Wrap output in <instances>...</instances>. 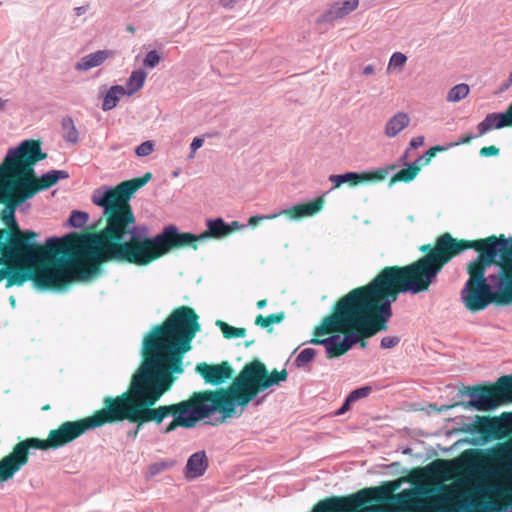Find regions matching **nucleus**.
I'll use <instances>...</instances> for the list:
<instances>
[{"label": "nucleus", "instance_id": "obj_57", "mask_svg": "<svg viewBox=\"0 0 512 512\" xmlns=\"http://www.w3.org/2000/svg\"><path fill=\"white\" fill-rule=\"evenodd\" d=\"M236 3L237 0H220V5L227 9H232Z\"/></svg>", "mask_w": 512, "mask_h": 512}, {"label": "nucleus", "instance_id": "obj_47", "mask_svg": "<svg viewBox=\"0 0 512 512\" xmlns=\"http://www.w3.org/2000/svg\"><path fill=\"white\" fill-rule=\"evenodd\" d=\"M151 178L152 174L150 172H147L140 178H134L128 181L130 182V184H132L135 190L138 191L140 188L146 185L151 180Z\"/></svg>", "mask_w": 512, "mask_h": 512}, {"label": "nucleus", "instance_id": "obj_31", "mask_svg": "<svg viewBox=\"0 0 512 512\" xmlns=\"http://www.w3.org/2000/svg\"><path fill=\"white\" fill-rule=\"evenodd\" d=\"M207 228L208 232H206L205 234H207L208 237L212 236L216 238H221L233 232V228H231V226H228V224L224 222V220L220 217L216 219L207 220Z\"/></svg>", "mask_w": 512, "mask_h": 512}, {"label": "nucleus", "instance_id": "obj_30", "mask_svg": "<svg viewBox=\"0 0 512 512\" xmlns=\"http://www.w3.org/2000/svg\"><path fill=\"white\" fill-rule=\"evenodd\" d=\"M127 95L126 89L122 85H113L106 92L102 101V110L110 111L115 108L121 96Z\"/></svg>", "mask_w": 512, "mask_h": 512}, {"label": "nucleus", "instance_id": "obj_41", "mask_svg": "<svg viewBox=\"0 0 512 512\" xmlns=\"http://www.w3.org/2000/svg\"><path fill=\"white\" fill-rule=\"evenodd\" d=\"M88 219V213L84 211L74 210L71 212L67 224L74 228H80L88 221Z\"/></svg>", "mask_w": 512, "mask_h": 512}, {"label": "nucleus", "instance_id": "obj_27", "mask_svg": "<svg viewBox=\"0 0 512 512\" xmlns=\"http://www.w3.org/2000/svg\"><path fill=\"white\" fill-rule=\"evenodd\" d=\"M410 123V118L405 112H398L392 116L386 123L385 135L395 137L399 132L405 129Z\"/></svg>", "mask_w": 512, "mask_h": 512}, {"label": "nucleus", "instance_id": "obj_40", "mask_svg": "<svg viewBox=\"0 0 512 512\" xmlns=\"http://www.w3.org/2000/svg\"><path fill=\"white\" fill-rule=\"evenodd\" d=\"M316 355V350L313 348H304L300 351L294 360V366L296 368H303L306 366Z\"/></svg>", "mask_w": 512, "mask_h": 512}, {"label": "nucleus", "instance_id": "obj_53", "mask_svg": "<svg viewBox=\"0 0 512 512\" xmlns=\"http://www.w3.org/2000/svg\"><path fill=\"white\" fill-rule=\"evenodd\" d=\"M424 144V137L423 136H417L411 139L409 143V149H416L418 147H421Z\"/></svg>", "mask_w": 512, "mask_h": 512}, {"label": "nucleus", "instance_id": "obj_20", "mask_svg": "<svg viewBox=\"0 0 512 512\" xmlns=\"http://www.w3.org/2000/svg\"><path fill=\"white\" fill-rule=\"evenodd\" d=\"M512 125V105L505 112L490 113L477 125V136H483L493 129Z\"/></svg>", "mask_w": 512, "mask_h": 512}, {"label": "nucleus", "instance_id": "obj_32", "mask_svg": "<svg viewBox=\"0 0 512 512\" xmlns=\"http://www.w3.org/2000/svg\"><path fill=\"white\" fill-rule=\"evenodd\" d=\"M146 77L147 74L144 70L139 69L133 71L126 82L125 89L127 92V96H131L137 91H139L143 87Z\"/></svg>", "mask_w": 512, "mask_h": 512}, {"label": "nucleus", "instance_id": "obj_26", "mask_svg": "<svg viewBox=\"0 0 512 512\" xmlns=\"http://www.w3.org/2000/svg\"><path fill=\"white\" fill-rule=\"evenodd\" d=\"M484 258H478L468 265L469 279L466 282L489 283L488 276L485 277L486 266L490 265Z\"/></svg>", "mask_w": 512, "mask_h": 512}, {"label": "nucleus", "instance_id": "obj_8", "mask_svg": "<svg viewBox=\"0 0 512 512\" xmlns=\"http://www.w3.org/2000/svg\"><path fill=\"white\" fill-rule=\"evenodd\" d=\"M468 248L479 251L480 258H484L489 263H492L499 254H509L512 252L511 242L505 238L497 240L496 237L492 236L485 240L457 241L449 233H445L438 238L435 248L430 250L428 254L438 250L439 257L433 260V265L437 266L443 257L447 258L446 263H448L452 257Z\"/></svg>", "mask_w": 512, "mask_h": 512}, {"label": "nucleus", "instance_id": "obj_54", "mask_svg": "<svg viewBox=\"0 0 512 512\" xmlns=\"http://www.w3.org/2000/svg\"><path fill=\"white\" fill-rule=\"evenodd\" d=\"M397 502L401 508H407L409 505L408 495L406 493H400L397 495Z\"/></svg>", "mask_w": 512, "mask_h": 512}, {"label": "nucleus", "instance_id": "obj_62", "mask_svg": "<svg viewBox=\"0 0 512 512\" xmlns=\"http://www.w3.org/2000/svg\"><path fill=\"white\" fill-rule=\"evenodd\" d=\"M511 84H512V82H510V79L508 78V80L505 83H503V85L501 87V91L508 89Z\"/></svg>", "mask_w": 512, "mask_h": 512}, {"label": "nucleus", "instance_id": "obj_59", "mask_svg": "<svg viewBox=\"0 0 512 512\" xmlns=\"http://www.w3.org/2000/svg\"><path fill=\"white\" fill-rule=\"evenodd\" d=\"M228 226H231V228H233V231L239 230L244 227L243 225H240L238 221H232L230 224H228Z\"/></svg>", "mask_w": 512, "mask_h": 512}, {"label": "nucleus", "instance_id": "obj_23", "mask_svg": "<svg viewBox=\"0 0 512 512\" xmlns=\"http://www.w3.org/2000/svg\"><path fill=\"white\" fill-rule=\"evenodd\" d=\"M359 4V0H344L343 2H337L332 5L325 13L323 14L324 21H333L336 19H340L354 11Z\"/></svg>", "mask_w": 512, "mask_h": 512}, {"label": "nucleus", "instance_id": "obj_64", "mask_svg": "<svg viewBox=\"0 0 512 512\" xmlns=\"http://www.w3.org/2000/svg\"><path fill=\"white\" fill-rule=\"evenodd\" d=\"M509 449V457L511 458V466H512V440L508 444Z\"/></svg>", "mask_w": 512, "mask_h": 512}, {"label": "nucleus", "instance_id": "obj_36", "mask_svg": "<svg viewBox=\"0 0 512 512\" xmlns=\"http://www.w3.org/2000/svg\"><path fill=\"white\" fill-rule=\"evenodd\" d=\"M469 91L470 89L467 84H457L448 91L446 99L449 102H459L469 94Z\"/></svg>", "mask_w": 512, "mask_h": 512}, {"label": "nucleus", "instance_id": "obj_43", "mask_svg": "<svg viewBox=\"0 0 512 512\" xmlns=\"http://www.w3.org/2000/svg\"><path fill=\"white\" fill-rule=\"evenodd\" d=\"M372 391V388L370 386H363L360 388H357L353 391H351L347 398L348 401H351L352 403L358 399L367 397Z\"/></svg>", "mask_w": 512, "mask_h": 512}, {"label": "nucleus", "instance_id": "obj_5", "mask_svg": "<svg viewBox=\"0 0 512 512\" xmlns=\"http://www.w3.org/2000/svg\"><path fill=\"white\" fill-rule=\"evenodd\" d=\"M53 253V266L42 268L36 274L29 271H14L8 268L6 287L21 286L28 280H33L35 289L43 291L52 288L57 292L66 291L65 286L72 281L89 280V267L78 256L74 249L65 248L58 237H49L45 247Z\"/></svg>", "mask_w": 512, "mask_h": 512}, {"label": "nucleus", "instance_id": "obj_15", "mask_svg": "<svg viewBox=\"0 0 512 512\" xmlns=\"http://www.w3.org/2000/svg\"><path fill=\"white\" fill-rule=\"evenodd\" d=\"M469 401L462 403L466 408H472L477 411H494L501 406V401L494 394L492 386L484 387L475 385L469 388Z\"/></svg>", "mask_w": 512, "mask_h": 512}, {"label": "nucleus", "instance_id": "obj_45", "mask_svg": "<svg viewBox=\"0 0 512 512\" xmlns=\"http://www.w3.org/2000/svg\"><path fill=\"white\" fill-rule=\"evenodd\" d=\"M154 144L152 141L147 140L138 145L135 149V153L139 157H145L153 152Z\"/></svg>", "mask_w": 512, "mask_h": 512}, {"label": "nucleus", "instance_id": "obj_2", "mask_svg": "<svg viewBox=\"0 0 512 512\" xmlns=\"http://www.w3.org/2000/svg\"><path fill=\"white\" fill-rule=\"evenodd\" d=\"M438 257L437 250L410 265L385 268L371 283L342 297L335 312L323 319L315 334L355 329L362 338H370L386 330L392 316L391 303L396 299L399 288L411 294L427 291L447 261L443 257L440 264L434 266L433 260Z\"/></svg>", "mask_w": 512, "mask_h": 512}, {"label": "nucleus", "instance_id": "obj_10", "mask_svg": "<svg viewBox=\"0 0 512 512\" xmlns=\"http://www.w3.org/2000/svg\"><path fill=\"white\" fill-rule=\"evenodd\" d=\"M381 488H365L348 497H331L320 501L312 512H354L369 499L378 500ZM359 512H384L380 505L363 507Z\"/></svg>", "mask_w": 512, "mask_h": 512}, {"label": "nucleus", "instance_id": "obj_25", "mask_svg": "<svg viewBox=\"0 0 512 512\" xmlns=\"http://www.w3.org/2000/svg\"><path fill=\"white\" fill-rule=\"evenodd\" d=\"M492 390L501 405L512 402V374L500 377L496 384L492 386Z\"/></svg>", "mask_w": 512, "mask_h": 512}, {"label": "nucleus", "instance_id": "obj_16", "mask_svg": "<svg viewBox=\"0 0 512 512\" xmlns=\"http://www.w3.org/2000/svg\"><path fill=\"white\" fill-rule=\"evenodd\" d=\"M37 193V188L29 178H17L0 182V201L8 202L14 198L21 201L31 199Z\"/></svg>", "mask_w": 512, "mask_h": 512}, {"label": "nucleus", "instance_id": "obj_33", "mask_svg": "<svg viewBox=\"0 0 512 512\" xmlns=\"http://www.w3.org/2000/svg\"><path fill=\"white\" fill-rule=\"evenodd\" d=\"M63 138L66 142L76 144L79 141V132L74 124L72 117L65 116L61 121Z\"/></svg>", "mask_w": 512, "mask_h": 512}, {"label": "nucleus", "instance_id": "obj_11", "mask_svg": "<svg viewBox=\"0 0 512 512\" xmlns=\"http://www.w3.org/2000/svg\"><path fill=\"white\" fill-rule=\"evenodd\" d=\"M460 295L463 305L472 313L483 311L491 303H495L489 283L466 282Z\"/></svg>", "mask_w": 512, "mask_h": 512}, {"label": "nucleus", "instance_id": "obj_55", "mask_svg": "<svg viewBox=\"0 0 512 512\" xmlns=\"http://www.w3.org/2000/svg\"><path fill=\"white\" fill-rule=\"evenodd\" d=\"M203 139L200 138V137H195L191 144H190V149H191V152L194 153L196 150H198L199 148L202 147L203 145Z\"/></svg>", "mask_w": 512, "mask_h": 512}, {"label": "nucleus", "instance_id": "obj_24", "mask_svg": "<svg viewBox=\"0 0 512 512\" xmlns=\"http://www.w3.org/2000/svg\"><path fill=\"white\" fill-rule=\"evenodd\" d=\"M111 52L108 50H98L83 56L76 64V71H88L94 67L100 66L109 56Z\"/></svg>", "mask_w": 512, "mask_h": 512}, {"label": "nucleus", "instance_id": "obj_35", "mask_svg": "<svg viewBox=\"0 0 512 512\" xmlns=\"http://www.w3.org/2000/svg\"><path fill=\"white\" fill-rule=\"evenodd\" d=\"M362 336L357 332H350L346 334L342 339L338 340V356L343 355L348 350H350L354 345H356Z\"/></svg>", "mask_w": 512, "mask_h": 512}, {"label": "nucleus", "instance_id": "obj_1", "mask_svg": "<svg viewBox=\"0 0 512 512\" xmlns=\"http://www.w3.org/2000/svg\"><path fill=\"white\" fill-rule=\"evenodd\" d=\"M200 330L198 316L193 309L182 306L174 310L162 325L153 327L143 338L142 353L148 355L131 379L124 394L135 410L132 419L153 422L162 434H169L178 427L193 428L197 422L220 413L213 391L196 395L201 403L194 406L191 400L153 408L170 388L172 373L183 372L182 356L191 349V342Z\"/></svg>", "mask_w": 512, "mask_h": 512}, {"label": "nucleus", "instance_id": "obj_4", "mask_svg": "<svg viewBox=\"0 0 512 512\" xmlns=\"http://www.w3.org/2000/svg\"><path fill=\"white\" fill-rule=\"evenodd\" d=\"M104 407L94 415L78 420L64 422L58 429L51 430L46 440L27 438L17 443L13 450L0 460V482H6L14 477L29 461V455L34 450L57 449L84 434L89 429L101 427L106 423L127 420L135 424L127 432L129 439H136L144 423L141 419H132L135 410L124 393L117 397H106Z\"/></svg>", "mask_w": 512, "mask_h": 512}, {"label": "nucleus", "instance_id": "obj_6", "mask_svg": "<svg viewBox=\"0 0 512 512\" xmlns=\"http://www.w3.org/2000/svg\"><path fill=\"white\" fill-rule=\"evenodd\" d=\"M288 378L286 369L273 370L269 375L263 363L253 361L247 364L234 379L228 390L213 391L210 396L217 400L221 420L233 417L238 406H247L258 393L280 385Z\"/></svg>", "mask_w": 512, "mask_h": 512}, {"label": "nucleus", "instance_id": "obj_7", "mask_svg": "<svg viewBox=\"0 0 512 512\" xmlns=\"http://www.w3.org/2000/svg\"><path fill=\"white\" fill-rule=\"evenodd\" d=\"M3 213V220L11 229L12 234L0 230V264H9L17 267L35 266L43 260L49 259L47 249L38 241L39 234L19 228L15 218V210L25 201L14 198Z\"/></svg>", "mask_w": 512, "mask_h": 512}, {"label": "nucleus", "instance_id": "obj_19", "mask_svg": "<svg viewBox=\"0 0 512 512\" xmlns=\"http://www.w3.org/2000/svg\"><path fill=\"white\" fill-rule=\"evenodd\" d=\"M470 429L487 433L505 432L512 429V412H504L499 417L475 416Z\"/></svg>", "mask_w": 512, "mask_h": 512}, {"label": "nucleus", "instance_id": "obj_46", "mask_svg": "<svg viewBox=\"0 0 512 512\" xmlns=\"http://www.w3.org/2000/svg\"><path fill=\"white\" fill-rule=\"evenodd\" d=\"M449 149L448 146H441V145H436V146H433L431 147L429 150H427V152L423 155L425 156L424 160L420 163L421 165H427L429 164L430 160L432 157L436 156L437 152H441V151H445Z\"/></svg>", "mask_w": 512, "mask_h": 512}, {"label": "nucleus", "instance_id": "obj_9", "mask_svg": "<svg viewBox=\"0 0 512 512\" xmlns=\"http://www.w3.org/2000/svg\"><path fill=\"white\" fill-rule=\"evenodd\" d=\"M47 154L42 152L40 143L35 140H24L18 146L10 148L4 162L0 165V182L23 177L33 172V166L44 160Z\"/></svg>", "mask_w": 512, "mask_h": 512}, {"label": "nucleus", "instance_id": "obj_14", "mask_svg": "<svg viewBox=\"0 0 512 512\" xmlns=\"http://www.w3.org/2000/svg\"><path fill=\"white\" fill-rule=\"evenodd\" d=\"M91 200L93 204L102 207L104 213L108 215L107 225L111 226L114 217L120 218L123 213V201L119 200V195L111 187H100L93 191Z\"/></svg>", "mask_w": 512, "mask_h": 512}, {"label": "nucleus", "instance_id": "obj_22", "mask_svg": "<svg viewBox=\"0 0 512 512\" xmlns=\"http://www.w3.org/2000/svg\"><path fill=\"white\" fill-rule=\"evenodd\" d=\"M208 468V459L205 451H198L190 455L185 467V477L196 479L204 475Z\"/></svg>", "mask_w": 512, "mask_h": 512}, {"label": "nucleus", "instance_id": "obj_44", "mask_svg": "<svg viewBox=\"0 0 512 512\" xmlns=\"http://www.w3.org/2000/svg\"><path fill=\"white\" fill-rule=\"evenodd\" d=\"M161 60V55L157 50L149 51L144 58V66L147 68L156 67Z\"/></svg>", "mask_w": 512, "mask_h": 512}, {"label": "nucleus", "instance_id": "obj_61", "mask_svg": "<svg viewBox=\"0 0 512 512\" xmlns=\"http://www.w3.org/2000/svg\"><path fill=\"white\" fill-rule=\"evenodd\" d=\"M409 150L410 149H407L404 154L400 157L399 161L402 162L404 164V162H406V159L408 158V154H409Z\"/></svg>", "mask_w": 512, "mask_h": 512}, {"label": "nucleus", "instance_id": "obj_37", "mask_svg": "<svg viewBox=\"0 0 512 512\" xmlns=\"http://www.w3.org/2000/svg\"><path fill=\"white\" fill-rule=\"evenodd\" d=\"M216 325L221 329L224 337L227 339L243 338L246 335V329L244 328H236L220 320L216 322Z\"/></svg>", "mask_w": 512, "mask_h": 512}, {"label": "nucleus", "instance_id": "obj_21", "mask_svg": "<svg viewBox=\"0 0 512 512\" xmlns=\"http://www.w3.org/2000/svg\"><path fill=\"white\" fill-rule=\"evenodd\" d=\"M69 177L68 172L64 170H50L43 173L40 180H37L35 170L33 172H27L22 178H29L33 183V186L37 188V192L43 189H47L55 185L61 179H67Z\"/></svg>", "mask_w": 512, "mask_h": 512}, {"label": "nucleus", "instance_id": "obj_51", "mask_svg": "<svg viewBox=\"0 0 512 512\" xmlns=\"http://www.w3.org/2000/svg\"><path fill=\"white\" fill-rule=\"evenodd\" d=\"M477 137H478L477 135L468 134V135H466L465 137H462L461 139H459L456 142H452V143L447 144V146H448V148H452V147L459 146V145H462V144H467L472 139L477 138Z\"/></svg>", "mask_w": 512, "mask_h": 512}, {"label": "nucleus", "instance_id": "obj_42", "mask_svg": "<svg viewBox=\"0 0 512 512\" xmlns=\"http://www.w3.org/2000/svg\"><path fill=\"white\" fill-rule=\"evenodd\" d=\"M174 465V461H160L149 465L148 467V478H151L164 470L171 468Z\"/></svg>", "mask_w": 512, "mask_h": 512}, {"label": "nucleus", "instance_id": "obj_13", "mask_svg": "<svg viewBox=\"0 0 512 512\" xmlns=\"http://www.w3.org/2000/svg\"><path fill=\"white\" fill-rule=\"evenodd\" d=\"M208 238L207 234L194 235L192 233H180L175 225L164 227L163 231L156 235V241L162 242L160 257L174 248L192 245L197 241Z\"/></svg>", "mask_w": 512, "mask_h": 512}, {"label": "nucleus", "instance_id": "obj_50", "mask_svg": "<svg viewBox=\"0 0 512 512\" xmlns=\"http://www.w3.org/2000/svg\"><path fill=\"white\" fill-rule=\"evenodd\" d=\"M479 154L482 157L497 156L499 154V148L496 146H488L480 149Z\"/></svg>", "mask_w": 512, "mask_h": 512}, {"label": "nucleus", "instance_id": "obj_17", "mask_svg": "<svg viewBox=\"0 0 512 512\" xmlns=\"http://www.w3.org/2000/svg\"><path fill=\"white\" fill-rule=\"evenodd\" d=\"M195 371L204 379L206 384L220 386L232 378L233 369L228 362L221 364L198 363Z\"/></svg>", "mask_w": 512, "mask_h": 512}, {"label": "nucleus", "instance_id": "obj_29", "mask_svg": "<svg viewBox=\"0 0 512 512\" xmlns=\"http://www.w3.org/2000/svg\"><path fill=\"white\" fill-rule=\"evenodd\" d=\"M425 156L418 157L415 161L408 163L404 162L405 168L400 170L392 178V182H410L412 181L420 171V163L424 160Z\"/></svg>", "mask_w": 512, "mask_h": 512}, {"label": "nucleus", "instance_id": "obj_49", "mask_svg": "<svg viewBox=\"0 0 512 512\" xmlns=\"http://www.w3.org/2000/svg\"><path fill=\"white\" fill-rule=\"evenodd\" d=\"M407 57L401 52H394L389 60V66L400 67L405 64Z\"/></svg>", "mask_w": 512, "mask_h": 512}, {"label": "nucleus", "instance_id": "obj_3", "mask_svg": "<svg viewBox=\"0 0 512 512\" xmlns=\"http://www.w3.org/2000/svg\"><path fill=\"white\" fill-rule=\"evenodd\" d=\"M156 236L149 237L145 225H135L132 211L113 219L100 234L84 235L79 243L85 257L83 262L89 267V280L100 273V264L109 261L128 262L145 266L160 257L162 242Z\"/></svg>", "mask_w": 512, "mask_h": 512}, {"label": "nucleus", "instance_id": "obj_52", "mask_svg": "<svg viewBox=\"0 0 512 512\" xmlns=\"http://www.w3.org/2000/svg\"><path fill=\"white\" fill-rule=\"evenodd\" d=\"M279 214H272V215H263V216H253L249 219V225H256L259 221L261 220H264V219H274L278 216Z\"/></svg>", "mask_w": 512, "mask_h": 512}, {"label": "nucleus", "instance_id": "obj_12", "mask_svg": "<svg viewBox=\"0 0 512 512\" xmlns=\"http://www.w3.org/2000/svg\"><path fill=\"white\" fill-rule=\"evenodd\" d=\"M494 302L499 305L512 303V260L503 265L497 273L488 275Z\"/></svg>", "mask_w": 512, "mask_h": 512}, {"label": "nucleus", "instance_id": "obj_63", "mask_svg": "<svg viewBox=\"0 0 512 512\" xmlns=\"http://www.w3.org/2000/svg\"><path fill=\"white\" fill-rule=\"evenodd\" d=\"M266 304H267L266 300H260V301L257 302V307L259 309H263L266 306Z\"/></svg>", "mask_w": 512, "mask_h": 512}, {"label": "nucleus", "instance_id": "obj_56", "mask_svg": "<svg viewBox=\"0 0 512 512\" xmlns=\"http://www.w3.org/2000/svg\"><path fill=\"white\" fill-rule=\"evenodd\" d=\"M351 403L352 402L348 401V398H346L344 403L342 404V406L335 412V415L339 416V415L344 414L346 411H348Z\"/></svg>", "mask_w": 512, "mask_h": 512}, {"label": "nucleus", "instance_id": "obj_18", "mask_svg": "<svg viewBox=\"0 0 512 512\" xmlns=\"http://www.w3.org/2000/svg\"><path fill=\"white\" fill-rule=\"evenodd\" d=\"M395 168L396 165H391L387 167H380L372 172H346L343 174H332L329 176V181L334 184V188L350 181H354L355 183L364 181H382Z\"/></svg>", "mask_w": 512, "mask_h": 512}, {"label": "nucleus", "instance_id": "obj_38", "mask_svg": "<svg viewBox=\"0 0 512 512\" xmlns=\"http://www.w3.org/2000/svg\"><path fill=\"white\" fill-rule=\"evenodd\" d=\"M340 339V335L334 334L327 338L320 339L319 345L325 347L328 357L333 358L338 356V340Z\"/></svg>", "mask_w": 512, "mask_h": 512}, {"label": "nucleus", "instance_id": "obj_48", "mask_svg": "<svg viewBox=\"0 0 512 512\" xmlns=\"http://www.w3.org/2000/svg\"><path fill=\"white\" fill-rule=\"evenodd\" d=\"M400 343L399 336H387L383 337L380 342L382 349H392Z\"/></svg>", "mask_w": 512, "mask_h": 512}, {"label": "nucleus", "instance_id": "obj_58", "mask_svg": "<svg viewBox=\"0 0 512 512\" xmlns=\"http://www.w3.org/2000/svg\"><path fill=\"white\" fill-rule=\"evenodd\" d=\"M375 72V67L371 64L369 65H366L364 68H363V74L364 75H371Z\"/></svg>", "mask_w": 512, "mask_h": 512}, {"label": "nucleus", "instance_id": "obj_28", "mask_svg": "<svg viewBox=\"0 0 512 512\" xmlns=\"http://www.w3.org/2000/svg\"><path fill=\"white\" fill-rule=\"evenodd\" d=\"M325 194L317 197L315 200L309 203L295 205L292 209L295 214L292 218L313 216L320 212L324 205Z\"/></svg>", "mask_w": 512, "mask_h": 512}, {"label": "nucleus", "instance_id": "obj_60", "mask_svg": "<svg viewBox=\"0 0 512 512\" xmlns=\"http://www.w3.org/2000/svg\"><path fill=\"white\" fill-rule=\"evenodd\" d=\"M8 268H1L0 269V281L3 279H6L7 277Z\"/></svg>", "mask_w": 512, "mask_h": 512}, {"label": "nucleus", "instance_id": "obj_34", "mask_svg": "<svg viewBox=\"0 0 512 512\" xmlns=\"http://www.w3.org/2000/svg\"><path fill=\"white\" fill-rule=\"evenodd\" d=\"M115 192L119 195V200L123 201V213H126L127 211H132L131 206L129 205V200L132 197V195L136 192L135 188L130 184L129 181H124L120 183L116 189Z\"/></svg>", "mask_w": 512, "mask_h": 512}, {"label": "nucleus", "instance_id": "obj_39", "mask_svg": "<svg viewBox=\"0 0 512 512\" xmlns=\"http://www.w3.org/2000/svg\"><path fill=\"white\" fill-rule=\"evenodd\" d=\"M285 318V315L283 312H278L275 314H271L267 317H264L262 315H258L255 320V324L258 326H261L262 328H268L272 324H279L281 323Z\"/></svg>", "mask_w": 512, "mask_h": 512}]
</instances>
